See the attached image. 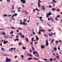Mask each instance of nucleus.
Instances as JSON below:
<instances>
[{"instance_id":"12","label":"nucleus","mask_w":62,"mask_h":62,"mask_svg":"<svg viewBox=\"0 0 62 62\" xmlns=\"http://www.w3.org/2000/svg\"><path fill=\"white\" fill-rule=\"evenodd\" d=\"M19 45L20 46L21 45H23V43H22L21 42H20V43H19Z\"/></svg>"},{"instance_id":"10","label":"nucleus","mask_w":62,"mask_h":62,"mask_svg":"<svg viewBox=\"0 0 62 62\" xmlns=\"http://www.w3.org/2000/svg\"><path fill=\"white\" fill-rule=\"evenodd\" d=\"M21 1L22 2H23V3L24 4V3H25V1L24 0H21Z\"/></svg>"},{"instance_id":"22","label":"nucleus","mask_w":62,"mask_h":62,"mask_svg":"<svg viewBox=\"0 0 62 62\" xmlns=\"http://www.w3.org/2000/svg\"><path fill=\"white\" fill-rule=\"evenodd\" d=\"M5 34H6L5 33V32H2V35H5Z\"/></svg>"},{"instance_id":"2","label":"nucleus","mask_w":62,"mask_h":62,"mask_svg":"<svg viewBox=\"0 0 62 62\" xmlns=\"http://www.w3.org/2000/svg\"><path fill=\"white\" fill-rule=\"evenodd\" d=\"M52 15V14L50 12H49V13L48 14V13H47L46 17L47 18L49 17V16H50V15Z\"/></svg>"},{"instance_id":"3","label":"nucleus","mask_w":62,"mask_h":62,"mask_svg":"<svg viewBox=\"0 0 62 62\" xmlns=\"http://www.w3.org/2000/svg\"><path fill=\"white\" fill-rule=\"evenodd\" d=\"M11 59H9L8 58H6V62H9L10 61H11Z\"/></svg>"},{"instance_id":"37","label":"nucleus","mask_w":62,"mask_h":62,"mask_svg":"<svg viewBox=\"0 0 62 62\" xmlns=\"http://www.w3.org/2000/svg\"><path fill=\"white\" fill-rule=\"evenodd\" d=\"M55 0H53V2L54 3H56V2H57V1H55Z\"/></svg>"},{"instance_id":"38","label":"nucleus","mask_w":62,"mask_h":62,"mask_svg":"<svg viewBox=\"0 0 62 62\" xmlns=\"http://www.w3.org/2000/svg\"><path fill=\"white\" fill-rule=\"evenodd\" d=\"M49 36H51V37H52V35L50 33H49L48 34Z\"/></svg>"},{"instance_id":"9","label":"nucleus","mask_w":62,"mask_h":62,"mask_svg":"<svg viewBox=\"0 0 62 62\" xmlns=\"http://www.w3.org/2000/svg\"><path fill=\"white\" fill-rule=\"evenodd\" d=\"M4 44H6L7 43H8V41H6L5 40H4Z\"/></svg>"},{"instance_id":"50","label":"nucleus","mask_w":62,"mask_h":62,"mask_svg":"<svg viewBox=\"0 0 62 62\" xmlns=\"http://www.w3.org/2000/svg\"><path fill=\"white\" fill-rule=\"evenodd\" d=\"M58 43V41H56V44H57Z\"/></svg>"},{"instance_id":"42","label":"nucleus","mask_w":62,"mask_h":62,"mask_svg":"<svg viewBox=\"0 0 62 62\" xmlns=\"http://www.w3.org/2000/svg\"><path fill=\"white\" fill-rule=\"evenodd\" d=\"M36 10H37V11H39V10H38L37 8H36Z\"/></svg>"},{"instance_id":"21","label":"nucleus","mask_w":62,"mask_h":62,"mask_svg":"<svg viewBox=\"0 0 62 62\" xmlns=\"http://www.w3.org/2000/svg\"><path fill=\"white\" fill-rule=\"evenodd\" d=\"M21 9V8H18V12H20V11H21L20 10H19V9Z\"/></svg>"},{"instance_id":"6","label":"nucleus","mask_w":62,"mask_h":62,"mask_svg":"<svg viewBox=\"0 0 62 62\" xmlns=\"http://www.w3.org/2000/svg\"><path fill=\"white\" fill-rule=\"evenodd\" d=\"M17 15L18 14H16V13L14 15H13L12 16V18H13V17H14V16H17Z\"/></svg>"},{"instance_id":"16","label":"nucleus","mask_w":62,"mask_h":62,"mask_svg":"<svg viewBox=\"0 0 62 62\" xmlns=\"http://www.w3.org/2000/svg\"><path fill=\"white\" fill-rule=\"evenodd\" d=\"M33 59L34 60H39L38 58H33Z\"/></svg>"},{"instance_id":"57","label":"nucleus","mask_w":62,"mask_h":62,"mask_svg":"<svg viewBox=\"0 0 62 62\" xmlns=\"http://www.w3.org/2000/svg\"><path fill=\"white\" fill-rule=\"evenodd\" d=\"M56 60V59L54 58L53 59V61H55Z\"/></svg>"},{"instance_id":"20","label":"nucleus","mask_w":62,"mask_h":62,"mask_svg":"<svg viewBox=\"0 0 62 62\" xmlns=\"http://www.w3.org/2000/svg\"><path fill=\"white\" fill-rule=\"evenodd\" d=\"M44 36L45 37H47V36H48V35H47V34H45L44 35Z\"/></svg>"},{"instance_id":"60","label":"nucleus","mask_w":62,"mask_h":62,"mask_svg":"<svg viewBox=\"0 0 62 62\" xmlns=\"http://www.w3.org/2000/svg\"><path fill=\"white\" fill-rule=\"evenodd\" d=\"M18 34H19V35H22V33L20 32V33H18Z\"/></svg>"},{"instance_id":"53","label":"nucleus","mask_w":62,"mask_h":62,"mask_svg":"<svg viewBox=\"0 0 62 62\" xmlns=\"http://www.w3.org/2000/svg\"><path fill=\"white\" fill-rule=\"evenodd\" d=\"M54 39H53L52 40V42H54Z\"/></svg>"},{"instance_id":"47","label":"nucleus","mask_w":62,"mask_h":62,"mask_svg":"<svg viewBox=\"0 0 62 62\" xmlns=\"http://www.w3.org/2000/svg\"><path fill=\"white\" fill-rule=\"evenodd\" d=\"M18 37H19V35H18L17 36H16V39H18Z\"/></svg>"},{"instance_id":"51","label":"nucleus","mask_w":62,"mask_h":62,"mask_svg":"<svg viewBox=\"0 0 62 62\" xmlns=\"http://www.w3.org/2000/svg\"><path fill=\"white\" fill-rule=\"evenodd\" d=\"M17 55H16L15 56V58H17Z\"/></svg>"},{"instance_id":"30","label":"nucleus","mask_w":62,"mask_h":62,"mask_svg":"<svg viewBox=\"0 0 62 62\" xmlns=\"http://www.w3.org/2000/svg\"><path fill=\"white\" fill-rule=\"evenodd\" d=\"M45 30H43V29H41V31H42V32H45Z\"/></svg>"},{"instance_id":"49","label":"nucleus","mask_w":62,"mask_h":62,"mask_svg":"<svg viewBox=\"0 0 62 62\" xmlns=\"http://www.w3.org/2000/svg\"><path fill=\"white\" fill-rule=\"evenodd\" d=\"M60 17V15H59L57 16V18H59Z\"/></svg>"},{"instance_id":"35","label":"nucleus","mask_w":62,"mask_h":62,"mask_svg":"<svg viewBox=\"0 0 62 62\" xmlns=\"http://www.w3.org/2000/svg\"><path fill=\"white\" fill-rule=\"evenodd\" d=\"M13 33V31H12L10 32V34H12Z\"/></svg>"},{"instance_id":"36","label":"nucleus","mask_w":62,"mask_h":62,"mask_svg":"<svg viewBox=\"0 0 62 62\" xmlns=\"http://www.w3.org/2000/svg\"><path fill=\"white\" fill-rule=\"evenodd\" d=\"M11 28L12 29H15V28L14 27H11Z\"/></svg>"},{"instance_id":"23","label":"nucleus","mask_w":62,"mask_h":62,"mask_svg":"<svg viewBox=\"0 0 62 62\" xmlns=\"http://www.w3.org/2000/svg\"><path fill=\"white\" fill-rule=\"evenodd\" d=\"M56 10L55 8H53L52 9V10Z\"/></svg>"},{"instance_id":"64","label":"nucleus","mask_w":62,"mask_h":62,"mask_svg":"<svg viewBox=\"0 0 62 62\" xmlns=\"http://www.w3.org/2000/svg\"><path fill=\"white\" fill-rule=\"evenodd\" d=\"M15 11L13 10V13H15Z\"/></svg>"},{"instance_id":"14","label":"nucleus","mask_w":62,"mask_h":62,"mask_svg":"<svg viewBox=\"0 0 62 62\" xmlns=\"http://www.w3.org/2000/svg\"><path fill=\"white\" fill-rule=\"evenodd\" d=\"M57 48L56 47H55L54 48V50L55 51H57Z\"/></svg>"},{"instance_id":"45","label":"nucleus","mask_w":62,"mask_h":62,"mask_svg":"<svg viewBox=\"0 0 62 62\" xmlns=\"http://www.w3.org/2000/svg\"><path fill=\"white\" fill-rule=\"evenodd\" d=\"M16 31L18 33L19 32V30H16Z\"/></svg>"},{"instance_id":"26","label":"nucleus","mask_w":62,"mask_h":62,"mask_svg":"<svg viewBox=\"0 0 62 62\" xmlns=\"http://www.w3.org/2000/svg\"><path fill=\"white\" fill-rule=\"evenodd\" d=\"M50 61H52L53 60V58H51L49 59Z\"/></svg>"},{"instance_id":"54","label":"nucleus","mask_w":62,"mask_h":62,"mask_svg":"<svg viewBox=\"0 0 62 62\" xmlns=\"http://www.w3.org/2000/svg\"><path fill=\"white\" fill-rule=\"evenodd\" d=\"M8 17H10V16H12V15H8Z\"/></svg>"},{"instance_id":"39","label":"nucleus","mask_w":62,"mask_h":62,"mask_svg":"<svg viewBox=\"0 0 62 62\" xmlns=\"http://www.w3.org/2000/svg\"><path fill=\"white\" fill-rule=\"evenodd\" d=\"M59 10H60V9H57V12H59Z\"/></svg>"},{"instance_id":"31","label":"nucleus","mask_w":62,"mask_h":62,"mask_svg":"<svg viewBox=\"0 0 62 62\" xmlns=\"http://www.w3.org/2000/svg\"><path fill=\"white\" fill-rule=\"evenodd\" d=\"M17 29H18V30H22V28H18Z\"/></svg>"},{"instance_id":"61","label":"nucleus","mask_w":62,"mask_h":62,"mask_svg":"<svg viewBox=\"0 0 62 62\" xmlns=\"http://www.w3.org/2000/svg\"><path fill=\"white\" fill-rule=\"evenodd\" d=\"M33 35H35V32H33Z\"/></svg>"},{"instance_id":"11","label":"nucleus","mask_w":62,"mask_h":62,"mask_svg":"<svg viewBox=\"0 0 62 62\" xmlns=\"http://www.w3.org/2000/svg\"><path fill=\"white\" fill-rule=\"evenodd\" d=\"M36 39L37 40H39V38L38 37V36H37V35H36Z\"/></svg>"},{"instance_id":"46","label":"nucleus","mask_w":62,"mask_h":62,"mask_svg":"<svg viewBox=\"0 0 62 62\" xmlns=\"http://www.w3.org/2000/svg\"><path fill=\"white\" fill-rule=\"evenodd\" d=\"M34 38H32L31 39V41H33V40H34Z\"/></svg>"},{"instance_id":"63","label":"nucleus","mask_w":62,"mask_h":62,"mask_svg":"<svg viewBox=\"0 0 62 62\" xmlns=\"http://www.w3.org/2000/svg\"><path fill=\"white\" fill-rule=\"evenodd\" d=\"M48 32H50V31H51V30H48Z\"/></svg>"},{"instance_id":"25","label":"nucleus","mask_w":62,"mask_h":62,"mask_svg":"<svg viewBox=\"0 0 62 62\" xmlns=\"http://www.w3.org/2000/svg\"><path fill=\"white\" fill-rule=\"evenodd\" d=\"M1 50L4 51H5V50L4 48H2L1 49Z\"/></svg>"},{"instance_id":"55","label":"nucleus","mask_w":62,"mask_h":62,"mask_svg":"<svg viewBox=\"0 0 62 62\" xmlns=\"http://www.w3.org/2000/svg\"><path fill=\"white\" fill-rule=\"evenodd\" d=\"M42 8V9H43L44 10L45 9V8Z\"/></svg>"},{"instance_id":"58","label":"nucleus","mask_w":62,"mask_h":62,"mask_svg":"<svg viewBox=\"0 0 62 62\" xmlns=\"http://www.w3.org/2000/svg\"><path fill=\"white\" fill-rule=\"evenodd\" d=\"M49 7L50 8H52V6H51V5H49Z\"/></svg>"},{"instance_id":"8","label":"nucleus","mask_w":62,"mask_h":62,"mask_svg":"<svg viewBox=\"0 0 62 62\" xmlns=\"http://www.w3.org/2000/svg\"><path fill=\"white\" fill-rule=\"evenodd\" d=\"M45 46V45L43 46L42 45L41 46V49H43V48H44Z\"/></svg>"},{"instance_id":"7","label":"nucleus","mask_w":62,"mask_h":62,"mask_svg":"<svg viewBox=\"0 0 62 62\" xmlns=\"http://www.w3.org/2000/svg\"><path fill=\"white\" fill-rule=\"evenodd\" d=\"M46 46H48V41L47 40H46Z\"/></svg>"},{"instance_id":"56","label":"nucleus","mask_w":62,"mask_h":62,"mask_svg":"<svg viewBox=\"0 0 62 62\" xmlns=\"http://www.w3.org/2000/svg\"><path fill=\"white\" fill-rule=\"evenodd\" d=\"M12 8H14V5H13L12 7Z\"/></svg>"},{"instance_id":"43","label":"nucleus","mask_w":62,"mask_h":62,"mask_svg":"<svg viewBox=\"0 0 62 62\" xmlns=\"http://www.w3.org/2000/svg\"><path fill=\"white\" fill-rule=\"evenodd\" d=\"M8 35H6L5 36V38H8Z\"/></svg>"},{"instance_id":"17","label":"nucleus","mask_w":62,"mask_h":62,"mask_svg":"<svg viewBox=\"0 0 62 62\" xmlns=\"http://www.w3.org/2000/svg\"><path fill=\"white\" fill-rule=\"evenodd\" d=\"M25 37L24 35H21V37L22 38H24Z\"/></svg>"},{"instance_id":"48","label":"nucleus","mask_w":62,"mask_h":62,"mask_svg":"<svg viewBox=\"0 0 62 62\" xmlns=\"http://www.w3.org/2000/svg\"><path fill=\"white\" fill-rule=\"evenodd\" d=\"M35 10H36V9H34L33 10V12H34L35 11Z\"/></svg>"},{"instance_id":"52","label":"nucleus","mask_w":62,"mask_h":62,"mask_svg":"<svg viewBox=\"0 0 62 62\" xmlns=\"http://www.w3.org/2000/svg\"><path fill=\"white\" fill-rule=\"evenodd\" d=\"M48 21H50V20H51V19L49 17H48Z\"/></svg>"},{"instance_id":"34","label":"nucleus","mask_w":62,"mask_h":62,"mask_svg":"<svg viewBox=\"0 0 62 62\" xmlns=\"http://www.w3.org/2000/svg\"><path fill=\"white\" fill-rule=\"evenodd\" d=\"M26 21H27V19H24V22H26Z\"/></svg>"},{"instance_id":"29","label":"nucleus","mask_w":62,"mask_h":62,"mask_svg":"<svg viewBox=\"0 0 62 62\" xmlns=\"http://www.w3.org/2000/svg\"><path fill=\"white\" fill-rule=\"evenodd\" d=\"M28 60H30L31 59H32V58L31 57L30 58H28Z\"/></svg>"},{"instance_id":"32","label":"nucleus","mask_w":62,"mask_h":62,"mask_svg":"<svg viewBox=\"0 0 62 62\" xmlns=\"http://www.w3.org/2000/svg\"><path fill=\"white\" fill-rule=\"evenodd\" d=\"M59 57L58 56V55H56V58L57 59H58L59 58Z\"/></svg>"},{"instance_id":"1","label":"nucleus","mask_w":62,"mask_h":62,"mask_svg":"<svg viewBox=\"0 0 62 62\" xmlns=\"http://www.w3.org/2000/svg\"><path fill=\"white\" fill-rule=\"evenodd\" d=\"M33 53V54H34L35 56H37L38 57H39V54H38L36 55H35V54H38V52L34 51Z\"/></svg>"},{"instance_id":"33","label":"nucleus","mask_w":62,"mask_h":62,"mask_svg":"<svg viewBox=\"0 0 62 62\" xmlns=\"http://www.w3.org/2000/svg\"><path fill=\"white\" fill-rule=\"evenodd\" d=\"M22 48L23 49H24V50H25V49H26V48L24 47H23Z\"/></svg>"},{"instance_id":"28","label":"nucleus","mask_w":62,"mask_h":62,"mask_svg":"<svg viewBox=\"0 0 62 62\" xmlns=\"http://www.w3.org/2000/svg\"><path fill=\"white\" fill-rule=\"evenodd\" d=\"M41 2H42V1H40V0H38V3H41Z\"/></svg>"},{"instance_id":"59","label":"nucleus","mask_w":62,"mask_h":62,"mask_svg":"<svg viewBox=\"0 0 62 62\" xmlns=\"http://www.w3.org/2000/svg\"><path fill=\"white\" fill-rule=\"evenodd\" d=\"M30 44H33V42H31L30 43Z\"/></svg>"},{"instance_id":"19","label":"nucleus","mask_w":62,"mask_h":62,"mask_svg":"<svg viewBox=\"0 0 62 62\" xmlns=\"http://www.w3.org/2000/svg\"><path fill=\"white\" fill-rule=\"evenodd\" d=\"M43 60H45V61H46V62H49V61H47V60H47L46 59H43Z\"/></svg>"},{"instance_id":"27","label":"nucleus","mask_w":62,"mask_h":62,"mask_svg":"<svg viewBox=\"0 0 62 62\" xmlns=\"http://www.w3.org/2000/svg\"><path fill=\"white\" fill-rule=\"evenodd\" d=\"M38 7L39 8L40 7V4L39 3H38Z\"/></svg>"},{"instance_id":"40","label":"nucleus","mask_w":62,"mask_h":62,"mask_svg":"<svg viewBox=\"0 0 62 62\" xmlns=\"http://www.w3.org/2000/svg\"><path fill=\"white\" fill-rule=\"evenodd\" d=\"M38 18H40V20H41V19H42V17H39V16H38Z\"/></svg>"},{"instance_id":"5","label":"nucleus","mask_w":62,"mask_h":62,"mask_svg":"<svg viewBox=\"0 0 62 62\" xmlns=\"http://www.w3.org/2000/svg\"><path fill=\"white\" fill-rule=\"evenodd\" d=\"M40 27L39 28V32H38L39 34H41V30Z\"/></svg>"},{"instance_id":"18","label":"nucleus","mask_w":62,"mask_h":62,"mask_svg":"<svg viewBox=\"0 0 62 62\" xmlns=\"http://www.w3.org/2000/svg\"><path fill=\"white\" fill-rule=\"evenodd\" d=\"M28 54V55H29L30 56H32V55H31V54H27V55Z\"/></svg>"},{"instance_id":"62","label":"nucleus","mask_w":62,"mask_h":62,"mask_svg":"<svg viewBox=\"0 0 62 62\" xmlns=\"http://www.w3.org/2000/svg\"><path fill=\"white\" fill-rule=\"evenodd\" d=\"M9 51H10V52H11V51H12V50L11 49H9Z\"/></svg>"},{"instance_id":"24","label":"nucleus","mask_w":62,"mask_h":62,"mask_svg":"<svg viewBox=\"0 0 62 62\" xmlns=\"http://www.w3.org/2000/svg\"><path fill=\"white\" fill-rule=\"evenodd\" d=\"M31 48L32 49V50H33V51H34V50H35V49L34 48V47H31Z\"/></svg>"},{"instance_id":"13","label":"nucleus","mask_w":62,"mask_h":62,"mask_svg":"<svg viewBox=\"0 0 62 62\" xmlns=\"http://www.w3.org/2000/svg\"><path fill=\"white\" fill-rule=\"evenodd\" d=\"M3 16L4 17H8V15H7L6 14H4L3 15Z\"/></svg>"},{"instance_id":"41","label":"nucleus","mask_w":62,"mask_h":62,"mask_svg":"<svg viewBox=\"0 0 62 62\" xmlns=\"http://www.w3.org/2000/svg\"><path fill=\"white\" fill-rule=\"evenodd\" d=\"M30 53H32V51L31 50V48H30Z\"/></svg>"},{"instance_id":"4","label":"nucleus","mask_w":62,"mask_h":62,"mask_svg":"<svg viewBox=\"0 0 62 62\" xmlns=\"http://www.w3.org/2000/svg\"><path fill=\"white\" fill-rule=\"evenodd\" d=\"M21 23L22 24H23V25H27V23H25L24 22H21Z\"/></svg>"},{"instance_id":"44","label":"nucleus","mask_w":62,"mask_h":62,"mask_svg":"<svg viewBox=\"0 0 62 62\" xmlns=\"http://www.w3.org/2000/svg\"><path fill=\"white\" fill-rule=\"evenodd\" d=\"M58 50H59L60 51V47H58Z\"/></svg>"},{"instance_id":"15","label":"nucleus","mask_w":62,"mask_h":62,"mask_svg":"<svg viewBox=\"0 0 62 62\" xmlns=\"http://www.w3.org/2000/svg\"><path fill=\"white\" fill-rule=\"evenodd\" d=\"M25 40H26L27 41V42H28V38H25Z\"/></svg>"}]
</instances>
